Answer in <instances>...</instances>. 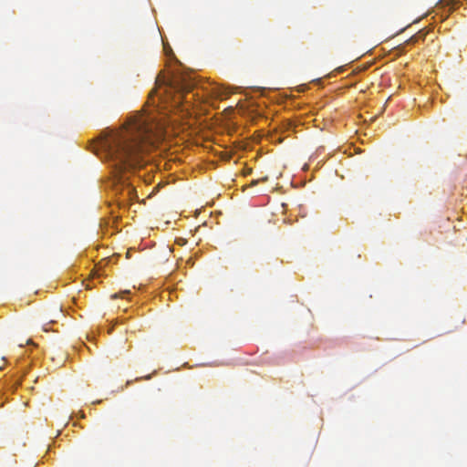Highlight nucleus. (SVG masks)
<instances>
[{
  "label": "nucleus",
  "instance_id": "f257e3e1",
  "mask_svg": "<svg viewBox=\"0 0 467 467\" xmlns=\"http://www.w3.org/2000/svg\"><path fill=\"white\" fill-rule=\"evenodd\" d=\"M164 124L150 115L138 114L130 117L119 130L111 131L101 141L107 158L113 162L118 181L124 182L123 172L140 169L147 162L144 155L153 145L163 139Z\"/></svg>",
  "mask_w": 467,
  "mask_h": 467
},
{
  "label": "nucleus",
  "instance_id": "f03ea898",
  "mask_svg": "<svg viewBox=\"0 0 467 467\" xmlns=\"http://www.w3.org/2000/svg\"><path fill=\"white\" fill-rule=\"evenodd\" d=\"M157 88L150 96H157L159 101L167 102L171 100V106L179 108L183 99H187L185 93H190L193 88V82L182 74H172L166 77L160 74L156 78Z\"/></svg>",
  "mask_w": 467,
  "mask_h": 467
},
{
  "label": "nucleus",
  "instance_id": "7ed1b4c3",
  "mask_svg": "<svg viewBox=\"0 0 467 467\" xmlns=\"http://www.w3.org/2000/svg\"><path fill=\"white\" fill-rule=\"evenodd\" d=\"M127 191H128V193L130 194L133 192V188L128 186Z\"/></svg>",
  "mask_w": 467,
  "mask_h": 467
},
{
  "label": "nucleus",
  "instance_id": "20e7f679",
  "mask_svg": "<svg viewBox=\"0 0 467 467\" xmlns=\"http://www.w3.org/2000/svg\"><path fill=\"white\" fill-rule=\"evenodd\" d=\"M417 40V37L416 36H412L410 37V39L409 40L410 42H415Z\"/></svg>",
  "mask_w": 467,
  "mask_h": 467
}]
</instances>
